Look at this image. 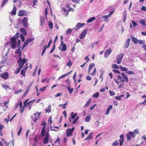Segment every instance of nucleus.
Instances as JSON below:
<instances>
[{"instance_id":"1","label":"nucleus","mask_w":146,"mask_h":146,"mask_svg":"<svg viewBox=\"0 0 146 146\" xmlns=\"http://www.w3.org/2000/svg\"><path fill=\"white\" fill-rule=\"evenodd\" d=\"M19 35V33H17L14 35L13 37L10 39V44L13 49H14L18 47L20 45L21 43L20 40H18L17 41L16 38L18 37Z\"/></svg>"},{"instance_id":"2","label":"nucleus","mask_w":146,"mask_h":146,"mask_svg":"<svg viewBox=\"0 0 146 146\" xmlns=\"http://www.w3.org/2000/svg\"><path fill=\"white\" fill-rule=\"evenodd\" d=\"M139 131L138 129H135L133 132L129 131L127 135V140H129L132 138H135L136 133L138 134L139 133Z\"/></svg>"},{"instance_id":"3","label":"nucleus","mask_w":146,"mask_h":146,"mask_svg":"<svg viewBox=\"0 0 146 146\" xmlns=\"http://www.w3.org/2000/svg\"><path fill=\"white\" fill-rule=\"evenodd\" d=\"M121 75L122 77L120 76L119 75L117 76L118 78L120 80L121 82H124L125 81L128 82V78L126 76L124 73H121Z\"/></svg>"},{"instance_id":"4","label":"nucleus","mask_w":146,"mask_h":146,"mask_svg":"<svg viewBox=\"0 0 146 146\" xmlns=\"http://www.w3.org/2000/svg\"><path fill=\"white\" fill-rule=\"evenodd\" d=\"M27 60L25 58H23L22 60L21 57L19 58L17 61V63L19 64L18 66L19 67L22 68L23 67L24 64L25 63Z\"/></svg>"},{"instance_id":"5","label":"nucleus","mask_w":146,"mask_h":146,"mask_svg":"<svg viewBox=\"0 0 146 146\" xmlns=\"http://www.w3.org/2000/svg\"><path fill=\"white\" fill-rule=\"evenodd\" d=\"M28 100L29 99H28L25 101L24 103V106L28 107L29 110H30L31 108V106L32 105L33 103L35 101V100H33L27 103Z\"/></svg>"},{"instance_id":"6","label":"nucleus","mask_w":146,"mask_h":146,"mask_svg":"<svg viewBox=\"0 0 146 146\" xmlns=\"http://www.w3.org/2000/svg\"><path fill=\"white\" fill-rule=\"evenodd\" d=\"M95 64L94 63H92L89 66L88 68V74L92 76H94L95 75L96 72V68H94V70L92 73H90V72L92 69L95 67Z\"/></svg>"},{"instance_id":"7","label":"nucleus","mask_w":146,"mask_h":146,"mask_svg":"<svg viewBox=\"0 0 146 146\" xmlns=\"http://www.w3.org/2000/svg\"><path fill=\"white\" fill-rule=\"evenodd\" d=\"M40 113L41 112L39 113L38 111H37L33 115L31 116V118L35 122L38 119L40 116Z\"/></svg>"},{"instance_id":"8","label":"nucleus","mask_w":146,"mask_h":146,"mask_svg":"<svg viewBox=\"0 0 146 146\" xmlns=\"http://www.w3.org/2000/svg\"><path fill=\"white\" fill-rule=\"evenodd\" d=\"M124 56L123 53H120L117 55L116 57V62L118 64L121 63L122 58Z\"/></svg>"},{"instance_id":"9","label":"nucleus","mask_w":146,"mask_h":146,"mask_svg":"<svg viewBox=\"0 0 146 146\" xmlns=\"http://www.w3.org/2000/svg\"><path fill=\"white\" fill-rule=\"evenodd\" d=\"M34 38H30L29 39H27L24 43L22 48V49L23 50L24 48L29 43L31 42L32 41H34Z\"/></svg>"},{"instance_id":"10","label":"nucleus","mask_w":146,"mask_h":146,"mask_svg":"<svg viewBox=\"0 0 146 146\" xmlns=\"http://www.w3.org/2000/svg\"><path fill=\"white\" fill-rule=\"evenodd\" d=\"M108 17L109 16L108 15L103 16L100 17V20L101 22L104 21L105 22L107 23L110 20Z\"/></svg>"},{"instance_id":"11","label":"nucleus","mask_w":146,"mask_h":146,"mask_svg":"<svg viewBox=\"0 0 146 146\" xmlns=\"http://www.w3.org/2000/svg\"><path fill=\"white\" fill-rule=\"evenodd\" d=\"M59 49L62 51H65L67 49L66 46L64 42L61 43L60 46L59 47Z\"/></svg>"},{"instance_id":"12","label":"nucleus","mask_w":146,"mask_h":146,"mask_svg":"<svg viewBox=\"0 0 146 146\" xmlns=\"http://www.w3.org/2000/svg\"><path fill=\"white\" fill-rule=\"evenodd\" d=\"M50 136V134L48 133H47L46 134L45 137L43 140V144H45L48 143Z\"/></svg>"},{"instance_id":"13","label":"nucleus","mask_w":146,"mask_h":146,"mask_svg":"<svg viewBox=\"0 0 146 146\" xmlns=\"http://www.w3.org/2000/svg\"><path fill=\"white\" fill-rule=\"evenodd\" d=\"M1 77L5 80H6L9 77V74L7 72H5L1 74Z\"/></svg>"},{"instance_id":"14","label":"nucleus","mask_w":146,"mask_h":146,"mask_svg":"<svg viewBox=\"0 0 146 146\" xmlns=\"http://www.w3.org/2000/svg\"><path fill=\"white\" fill-rule=\"evenodd\" d=\"M28 20V18L27 17H25L22 20V22L25 27H27Z\"/></svg>"},{"instance_id":"15","label":"nucleus","mask_w":146,"mask_h":146,"mask_svg":"<svg viewBox=\"0 0 146 146\" xmlns=\"http://www.w3.org/2000/svg\"><path fill=\"white\" fill-rule=\"evenodd\" d=\"M27 11L24 10H20L19 13V16H23L27 15Z\"/></svg>"},{"instance_id":"16","label":"nucleus","mask_w":146,"mask_h":146,"mask_svg":"<svg viewBox=\"0 0 146 146\" xmlns=\"http://www.w3.org/2000/svg\"><path fill=\"white\" fill-rule=\"evenodd\" d=\"M87 29L85 30L80 35V39H82L84 38L87 33Z\"/></svg>"},{"instance_id":"17","label":"nucleus","mask_w":146,"mask_h":146,"mask_svg":"<svg viewBox=\"0 0 146 146\" xmlns=\"http://www.w3.org/2000/svg\"><path fill=\"white\" fill-rule=\"evenodd\" d=\"M130 38H129L127 39V40L125 42V44L124 45V47L125 48H127L129 44H130Z\"/></svg>"},{"instance_id":"18","label":"nucleus","mask_w":146,"mask_h":146,"mask_svg":"<svg viewBox=\"0 0 146 146\" xmlns=\"http://www.w3.org/2000/svg\"><path fill=\"white\" fill-rule=\"evenodd\" d=\"M85 25L84 23H78L76 26V28H74V29L76 30L80 29L81 27H82L84 26Z\"/></svg>"},{"instance_id":"19","label":"nucleus","mask_w":146,"mask_h":146,"mask_svg":"<svg viewBox=\"0 0 146 146\" xmlns=\"http://www.w3.org/2000/svg\"><path fill=\"white\" fill-rule=\"evenodd\" d=\"M111 50L109 48L104 53V56L107 58L111 52Z\"/></svg>"},{"instance_id":"20","label":"nucleus","mask_w":146,"mask_h":146,"mask_svg":"<svg viewBox=\"0 0 146 146\" xmlns=\"http://www.w3.org/2000/svg\"><path fill=\"white\" fill-rule=\"evenodd\" d=\"M66 136L69 137L70 136H71L72 135V132L70 129H68L66 130Z\"/></svg>"},{"instance_id":"21","label":"nucleus","mask_w":146,"mask_h":146,"mask_svg":"<svg viewBox=\"0 0 146 146\" xmlns=\"http://www.w3.org/2000/svg\"><path fill=\"white\" fill-rule=\"evenodd\" d=\"M16 13V8L15 5H14L13 9L11 12L12 15H15Z\"/></svg>"},{"instance_id":"22","label":"nucleus","mask_w":146,"mask_h":146,"mask_svg":"<svg viewBox=\"0 0 146 146\" xmlns=\"http://www.w3.org/2000/svg\"><path fill=\"white\" fill-rule=\"evenodd\" d=\"M131 39L133 43L135 44L137 43V42L138 41V40L137 39V38L135 37L132 36L131 37Z\"/></svg>"},{"instance_id":"23","label":"nucleus","mask_w":146,"mask_h":146,"mask_svg":"<svg viewBox=\"0 0 146 146\" xmlns=\"http://www.w3.org/2000/svg\"><path fill=\"white\" fill-rule=\"evenodd\" d=\"M95 19L96 18L95 17H91L86 22L87 23H90L95 20Z\"/></svg>"},{"instance_id":"24","label":"nucleus","mask_w":146,"mask_h":146,"mask_svg":"<svg viewBox=\"0 0 146 146\" xmlns=\"http://www.w3.org/2000/svg\"><path fill=\"white\" fill-rule=\"evenodd\" d=\"M51 106L50 105H49L48 106L47 108H46L45 109V111L46 113H50L51 111Z\"/></svg>"},{"instance_id":"25","label":"nucleus","mask_w":146,"mask_h":146,"mask_svg":"<svg viewBox=\"0 0 146 146\" xmlns=\"http://www.w3.org/2000/svg\"><path fill=\"white\" fill-rule=\"evenodd\" d=\"M93 133L91 132L87 137L85 139V140H86L88 139H91L92 137Z\"/></svg>"},{"instance_id":"26","label":"nucleus","mask_w":146,"mask_h":146,"mask_svg":"<svg viewBox=\"0 0 146 146\" xmlns=\"http://www.w3.org/2000/svg\"><path fill=\"white\" fill-rule=\"evenodd\" d=\"M20 31L25 35L27 34V32L25 29L23 28H21L20 29Z\"/></svg>"},{"instance_id":"27","label":"nucleus","mask_w":146,"mask_h":146,"mask_svg":"<svg viewBox=\"0 0 146 146\" xmlns=\"http://www.w3.org/2000/svg\"><path fill=\"white\" fill-rule=\"evenodd\" d=\"M67 89L69 92L70 94H71L72 93L74 90V88H73L71 89L70 88V86H68Z\"/></svg>"},{"instance_id":"28","label":"nucleus","mask_w":146,"mask_h":146,"mask_svg":"<svg viewBox=\"0 0 146 146\" xmlns=\"http://www.w3.org/2000/svg\"><path fill=\"white\" fill-rule=\"evenodd\" d=\"M73 29H71L70 28H69L66 31V35H67L68 34H70L71 33L72 31L74 30Z\"/></svg>"},{"instance_id":"29","label":"nucleus","mask_w":146,"mask_h":146,"mask_svg":"<svg viewBox=\"0 0 146 146\" xmlns=\"http://www.w3.org/2000/svg\"><path fill=\"white\" fill-rule=\"evenodd\" d=\"M40 23L41 26H42V24H43L44 21V17H40Z\"/></svg>"},{"instance_id":"30","label":"nucleus","mask_w":146,"mask_h":146,"mask_svg":"<svg viewBox=\"0 0 146 146\" xmlns=\"http://www.w3.org/2000/svg\"><path fill=\"white\" fill-rule=\"evenodd\" d=\"M21 48V46H19L18 49L15 52V53L16 54H18L21 52V50L22 49V48L21 49H20Z\"/></svg>"},{"instance_id":"31","label":"nucleus","mask_w":146,"mask_h":146,"mask_svg":"<svg viewBox=\"0 0 146 146\" xmlns=\"http://www.w3.org/2000/svg\"><path fill=\"white\" fill-rule=\"evenodd\" d=\"M139 22L142 25L146 26L145 21L143 19H141Z\"/></svg>"},{"instance_id":"32","label":"nucleus","mask_w":146,"mask_h":146,"mask_svg":"<svg viewBox=\"0 0 146 146\" xmlns=\"http://www.w3.org/2000/svg\"><path fill=\"white\" fill-rule=\"evenodd\" d=\"M119 68L122 71H127V69L126 68L123 67L121 66H119Z\"/></svg>"},{"instance_id":"33","label":"nucleus","mask_w":146,"mask_h":146,"mask_svg":"<svg viewBox=\"0 0 146 146\" xmlns=\"http://www.w3.org/2000/svg\"><path fill=\"white\" fill-rule=\"evenodd\" d=\"M72 65V63L71 61V60L70 59L68 61V62L67 63L66 66H68L69 68H70Z\"/></svg>"},{"instance_id":"34","label":"nucleus","mask_w":146,"mask_h":146,"mask_svg":"<svg viewBox=\"0 0 146 146\" xmlns=\"http://www.w3.org/2000/svg\"><path fill=\"white\" fill-rule=\"evenodd\" d=\"M91 100H92L91 99H89L85 104L84 107H86L89 105L91 101Z\"/></svg>"},{"instance_id":"35","label":"nucleus","mask_w":146,"mask_h":146,"mask_svg":"<svg viewBox=\"0 0 146 146\" xmlns=\"http://www.w3.org/2000/svg\"><path fill=\"white\" fill-rule=\"evenodd\" d=\"M2 85L3 88L6 89H7V88H9L10 89H11V88L9 87L8 85L5 84H3Z\"/></svg>"},{"instance_id":"36","label":"nucleus","mask_w":146,"mask_h":146,"mask_svg":"<svg viewBox=\"0 0 146 146\" xmlns=\"http://www.w3.org/2000/svg\"><path fill=\"white\" fill-rule=\"evenodd\" d=\"M137 43H139L140 44H144L145 42L144 40H138Z\"/></svg>"},{"instance_id":"37","label":"nucleus","mask_w":146,"mask_h":146,"mask_svg":"<svg viewBox=\"0 0 146 146\" xmlns=\"http://www.w3.org/2000/svg\"><path fill=\"white\" fill-rule=\"evenodd\" d=\"M119 144V141L117 140H116L112 144V146H115Z\"/></svg>"},{"instance_id":"38","label":"nucleus","mask_w":146,"mask_h":146,"mask_svg":"<svg viewBox=\"0 0 146 146\" xmlns=\"http://www.w3.org/2000/svg\"><path fill=\"white\" fill-rule=\"evenodd\" d=\"M90 118H91V117L90 116H88V115L87 116L85 117V121L86 122H88L90 121Z\"/></svg>"},{"instance_id":"39","label":"nucleus","mask_w":146,"mask_h":146,"mask_svg":"<svg viewBox=\"0 0 146 146\" xmlns=\"http://www.w3.org/2000/svg\"><path fill=\"white\" fill-rule=\"evenodd\" d=\"M7 2L8 0H3L1 5V7H4Z\"/></svg>"},{"instance_id":"40","label":"nucleus","mask_w":146,"mask_h":146,"mask_svg":"<svg viewBox=\"0 0 146 146\" xmlns=\"http://www.w3.org/2000/svg\"><path fill=\"white\" fill-rule=\"evenodd\" d=\"M19 105V106H20V111H21V113H22L23 112V108L21 110V108H22V102H20Z\"/></svg>"},{"instance_id":"41","label":"nucleus","mask_w":146,"mask_h":146,"mask_svg":"<svg viewBox=\"0 0 146 146\" xmlns=\"http://www.w3.org/2000/svg\"><path fill=\"white\" fill-rule=\"evenodd\" d=\"M112 67L113 68L118 69L119 68L118 66L116 64H113L112 65Z\"/></svg>"},{"instance_id":"42","label":"nucleus","mask_w":146,"mask_h":146,"mask_svg":"<svg viewBox=\"0 0 146 146\" xmlns=\"http://www.w3.org/2000/svg\"><path fill=\"white\" fill-rule=\"evenodd\" d=\"M21 69H22V68H20L18 66V68L17 69L16 71H15L14 73L15 74H18V73H19L20 70Z\"/></svg>"},{"instance_id":"43","label":"nucleus","mask_w":146,"mask_h":146,"mask_svg":"<svg viewBox=\"0 0 146 146\" xmlns=\"http://www.w3.org/2000/svg\"><path fill=\"white\" fill-rule=\"evenodd\" d=\"M79 119V117L78 116L76 117L73 121L72 124H75L76 121L78 120Z\"/></svg>"},{"instance_id":"44","label":"nucleus","mask_w":146,"mask_h":146,"mask_svg":"<svg viewBox=\"0 0 146 146\" xmlns=\"http://www.w3.org/2000/svg\"><path fill=\"white\" fill-rule=\"evenodd\" d=\"M55 43H54L53 44L52 48L50 50V53H51L53 52L54 51V50L55 49Z\"/></svg>"},{"instance_id":"45","label":"nucleus","mask_w":146,"mask_h":146,"mask_svg":"<svg viewBox=\"0 0 146 146\" xmlns=\"http://www.w3.org/2000/svg\"><path fill=\"white\" fill-rule=\"evenodd\" d=\"M99 94V93L96 92L93 95L92 97L95 98H97Z\"/></svg>"},{"instance_id":"46","label":"nucleus","mask_w":146,"mask_h":146,"mask_svg":"<svg viewBox=\"0 0 146 146\" xmlns=\"http://www.w3.org/2000/svg\"><path fill=\"white\" fill-rule=\"evenodd\" d=\"M119 145L120 146H121L124 142V140L123 139H119Z\"/></svg>"},{"instance_id":"47","label":"nucleus","mask_w":146,"mask_h":146,"mask_svg":"<svg viewBox=\"0 0 146 146\" xmlns=\"http://www.w3.org/2000/svg\"><path fill=\"white\" fill-rule=\"evenodd\" d=\"M53 23L51 22H50L48 23V25L49 28L51 29H52L53 28Z\"/></svg>"},{"instance_id":"48","label":"nucleus","mask_w":146,"mask_h":146,"mask_svg":"<svg viewBox=\"0 0 146 146\" xmlns=\"http://www.w3.org/2000/svg\"><path fill=\"white\" fill-rule=\"evenodd\" d=\"M45 129L42 128L41 131V135L42 136H43L44 135V133H45Z\"/></svg>"},{"instance_id":"49","label":"nucleus","mask_w":146,"mask_h":146,"mask_svg":"<svg viewBox=\"0 0 146 146\" xmlns=\"http://www.w3.org/2000/svg\"><path fill=\"white\" fill-rule=\"evenodd\" d=\"M112 71L115 73L118 74H120V72L119 71L115 69H113Z\"/></svg>"},{"instance_id":"50","label":"nucleus","mask_w":146,"mask_h":146,"mask_svg":"<svg viewBox=\"0 0 146 146\" xmlns=\"http://www.w3.org/2000/svg\"><path fill=\"white\" fill-rule=\"evenodd\" d=\"M126 73L128 74H134V73L131 71H127L126 72Z\"/></svg>"},{"instance_id":"51","label":"nucleus","mask_w":146,"mask_h":146,"mask_svg":"<svg viewBox=\"0 0 146 146\" xmlns=\"http://www.w3.org/2000/svg\"><path fill=\"white\" fill-rule=\"evenodd\" d=\"M25 70H24L23 69L21 72V74L23 75V76H25Z\"/></svg>"},{"instance_id":"52","label":"nucleus","mask_w":146,"mask_h":146,"mask_svg":"<svg viewBox=\"0 0 146 146\" xmlns=\"http://www.w3.org/2000/svg\"><path fill=\"white\" fill-rule=\"evenodd\" d=\"M70 116L71 118L72 119H74L76 117L74 115V113L73 112H72L70 114Z\"/></svg>"},{"instance_id":"53","label":"nucleus","mask_w":146,"mask_h":146,"mask_svg":"<svg viewBox=\"0 0 146 146\" xmlns=\"http://www.w3.org/2000/svg\"><path fill=\"white\" fill-rule=\"evenodd\" d=\"M46 47H47V46H44L43 50L42 52V54H41V55L42 56H43V54L45 52L46 49Z\"/></svg>"},{"instance_id":"54","label":"nucleus","mask_w":146,"mask_h":146,"mask_svg":"<svg viewBox=\"0 0 146 146\" xmlns=\"http://www.w3.org/2000/svg\"><path fill=\"white\" fill-rule=\"evenodd\" d=\"M109 93H110V95L111 96H113L115 95V92L111 91H110Z\"/></svg>"},{"instance_id":"55","label":"nucleus","mask_w":146,"mask_h":146,"mask_svg":"<svg viewBox=\"0 0 146 146\" xmlns=\"http://www.w3.org/2000/svg\"><path fill=\"white\" fill-rule=\"evenodd\" d=\"M48 86V85H47L46 86V87H43V88H41L40 90H39V91H44L46 89V88L47 87V86Z\"/></svg>"},{"instance_id":"56","label":"nucleus","mask_w":146,"mask_h":146,"mask_svg":"<svg viewBox=\"0 0 146 146\" xmlns=\"http://www.w3.org/2000/svg\"><path fill=\"white\" fill-rule=\"evenodd\" d=\"M132 23L134 27H136L137 25V23L133 21H132Z\"/></svg>"},{"instance_id":"57","label":"nucleus","mask_w":146,"mask_h":146,"mask_svg":"<svg viewBox=\"0 0 146 146\" xmlns=\"http://www.w3.org/2000/svg\"><path fill=\"white\" fill-rule=\"evenodd\" d=\"M86 79L87 80L90 81L91 80V77L89 76H86Z\"/></svg>"},{"instance_id":"58","label":"nucleus","mask_w":146,"mask_h":146,"mask_svg":"<svg viewBox=\"0 0 146 146\" xmlns=\"http://www.w3.org/2000/svg\"><path fill=\"white\" fill-rule=\"evenodd\" d=\"M66 82L67 83L68 86H70V80L69 79H68L66 81Z\"/></svg>"},{"instance_id":"59","label":"nucleus","mask_w":146,"mask_h":146,"mask_svg":"<svg viewBox=\"0 0 146 146\" xmlns=\"http://www.w3.org/2000/svg\"><path fill=\"white\" fill-rule=\"evenodd\" d=\"M20 37L22 40V41L24 42L25 40L24 37V36L23 35L21 34L20 35Z\"/></svg>"},{"instance_id":"60","label":"nucleus","mask_w":146,"mask_h":146,"mask_svg":"<svg viewBox=\"0 0 146 146\" xmlns=\"http://www.w3.org/2000/svg\"><path fill=\"white\" fill-rule=\"evenodd\" d=\"M76 72H75L73 76V79L74 80V81L75 82H76V81L75 78L76 77Z\"/></svg>"},{"instance_id":"61","label":"nucleus","mask_w":146,"mask_h":146,"mask_svg":"<svg viewBox=\"0 0 146 146\" xmlns=\"http://www.w3.org/2000/svg\"><path fill=\"white\" fill-rule=\"evenodd\" d=\"M123 17H127V13L125 11H124L123 13Z\"/></svg>"},{"instance_id":"62","label":"nucleus","mask_w":146,"mask_h":146,"mask_svg":"<svg viewBox=\"0 0 146 146\" xmlns=\"http://www.w3.org/2000/svg\"><path fill=\"white\" fill-rule=\"evenodd\" d=\"M67 104V103H66L62 105V109H65L66 108V105Z\"/></svg>"},{"instance_id":"63","label":"nucleus","mask_w":146,"mask_h":146,"mask_svg":"<svg viewBox=\"0 0 146 146\" xmlns=\"http://www.w3.org/2000/svg\"><path fill=\"white\" fill-rule=\"evenodd\" d=\"M62 95V94L61 93H59L55 95V96L57 97L58 96H60Z\"/></svg>"},{"instance_id":"64","label":"nucleus","mask_w":146,"mask_h":146,"mask_svg":"<svg viewBox=\"0 0 146 146\" xmlns=\"http://www.w3.org/2000/svg\"><path fill=\"white\" fill-rule=\"evenodd\" d=\"M141 9L143 11H146V7L144 6H143L142 7Z\"/></svg>"}]
</instances>
